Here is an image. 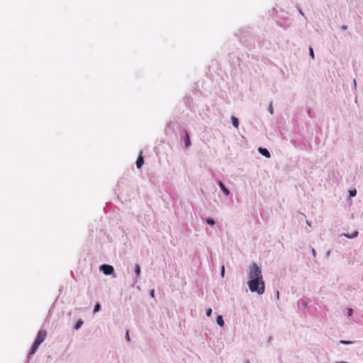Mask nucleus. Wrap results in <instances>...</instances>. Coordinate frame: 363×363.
Listing matches in <instances>:
<instances>
[{"instance_id": "nucleus-1", "label": "nucleus", "mask_w": 363, "mask_h": 363, "mask_svg": "<svg viewBox=\"0 0 363 363\" xmlns=\"http://www.w3.org/2000/svg\"><path fill=\"white\" fill-rule=\"evenodd\" d=\"M247 285L252 292H255L259 295L264 293L265 284L263 278L247 281Z\"/></svg>"}, {"instance_id": "nucleus-2", "label": "nucleus", "mask_w": 363, "mask_h": 363, "mask_svg": "<svg viewBox=\"0 0 363 363\" xmlns=\"http://www.w3.org/2000/svg\"><path fill=\"white\" fill-rule=\"evenodd\" d=\"M262 270L255 263L251 264L248 270V280L262 279Z\"/></svg>"}, {"instance_id": "nucleus-3", "label": "nucleus", "mask_w": 363, "mask_h": 363, "mask_svg": "<svg viewBox=\"0 0 363 363\" xmlns=\"http://www.w3.org/2000/svg\"><path fill=\"white\" fill-rule=\"evenodd\" d=\"M47 336V333L45 330H40L38 333L37 337L32 346L31 350L30 352V355L33 354L36 350H38L40 345L45 340Z\"/></svg>"}, {"instance_id": "nucleus-4", "label": "nucleus", "mask_w": 363, "mask_h": 363, "mask_svg": "<svg viewBox=\"0 0 363 363\" xmlns=\"http://www.w3.org/2000/svg\"><path fill=\"white\" fill-rule=\"evenodd\" d=\"M100 270L103 272L104 274L109 275L113 272L114 269L111 265L103 264L100 267Z\"/></svg>"}, {"instance_id": "nucleus-5", "label": "nucleus", "mask_w": 363, "mask_h": 363, "mask_svg": "<svg viewBox=\"0 0 363 363\" xmlns=\"http://www.w3.org/2000/svg\"><path fill=\"white\" fill-rule=\"evenodd\" d=\"M259 152L262 154L263 156L269 158L270 153L266 148L259 147L258 150Z\"/></svg>"}, {"instance_id": "nucleus-6", "label": "nucleus", "mask_w": 363, "mask_h": 363, "mask_svg": "<svg viewBox=\"0 0 363 363\" xmlns=\"http://www.w3.org/2000/svg\"><path fill=\"white\" fill-rule=\"evenodd\" d=\"M143 164H144V160H143L142 155L140 154L136 161V166L138 169H140L142 167V166L143 165Z\"/></svg>"}, {"instance_id": "nucleus-7", "label": "nucleus", "mask_w": 363, "mask_h": 363, "mask_svg": "<svg viewBox=\"0 0 363 363\" xmlns=\"http://www.w3.org/2000/svg\"><path fill=\"white\" fill-rule=\"evenodd\" d=\"M184 136H185V146L186 147H189L191 145V140L189 135L186 131L184 132Z\"/></svg>"}, {"instance_id": "nucleus-8", "label": "nucleus", "mask_w": 363, "mask_h": 363, "mask_svg": "<svg viewBox=\"0 0 363 363\" xmlns=\"http://www.w3.org/2000/svg\"><path fill=\"white\" fill-rule=\"evenodd\" d=\"M219 186L222 190V191L226 195L228 196L230 194L229 190L224 186L222 182H219Z\"/></svg>"}, {"instance_id": "nucleus-9", "label": "nucleus", "mask_w": 363, "mask_h": 363, "mask_svg": "<svg viewBox=\"0 0 363 363\" xmlns=\"http://www.w3.org/2000/svg\"><path fill=\"white\" fill-rule=\"evenodd\" d=\"M231 121H232V123H233V126L235 127L236 128H238L239 126V121H238V118H236L235 116H232Z\"/></svg>"}, {"instance_id": "nucleus-10", "label": "nucleus", "mask_w": 363, "mask_h": 363, "mask_svg": "<svg viewBox=\"0 0 363 363\" xmlns=\"http://www.w3.org/2000/svg\"><path fill=\"white\" fill-rule=\"evenodd\" d=\"M216 322L221 327H223L224 325V320H223V317L221 315H218L217 317Z\"/></svg>"}, {"instance_id": "nucleus-11", "label": "nucleus", "mask_w": 363, "mask_h": 363, "mask_svg": "<svg viewBox=\"0 0 363 363\" xmlns=\"http://www.w3.org/2000/svg\"><path fill=\"white\" fill-rule=\"evenodd\" d=\"M358 235V232L357 231H355L351 235H349V234H345V236L348 238H354L355 237H357Z\"/></svg>"}, {"instance_id": "nucleus-12", "label": "nucleus", "mask_w": 363, "mask_h": 363, "mask_svg": "<svg viewBox=\"0 0 363 363\" xmlns=\"http://www.w3.org/2000/svg\"><path fill=\"white\" fill-rule=\"evenodd\" d=\"M100 309H101L100 303H96V305L94 306V313H96V312L99 311Z\"/></svg>"}, {"instance_id": "nucleus-13", "label": "nucleus", "mask_w": 363, "mask_h": 363, "mask_svg": "<svg viewBox=\"0 0 363 363\" xmlns=\"http://www.w3.org/2000/svg\"><path fill=\"white\" fill-rule=\"evenodd\" d=\"M82 324H83V321H82V320H79V321L76 323V325H75V329H76V330L79 329Z\"/></svg>"}, {"instance_id": "nucleus-14", "label": "nucleus", "mask_w": 363, "mask_h": 363, "mask_svg": "<svg viewBox=\"0 0 363 363\" xmlns=\"http://www.w3.org/2000/svg\"><path fill=\"white\" fill-rule=\"evenodd\" d=\"M135 272L138 276L140 274V268L139 265H136L135 268Z\"/></svg>"}, {"instance_id": "nucleus-15", "label": "nucleus", "mask_w": 363, "mask_h": 363, "mask_svg": "<svg viewBox=\"0 0 363 363\" xmlns=\"http://www.w3.org/2000/svg\"><path fill=\"white\" fill-rule=\"evenodd\" d=\"M357 191L355 189H352L350 191V196L353 197L356 195Z\"/></svg>"}, {"instance_id": "nucleus-16", "label": "nucleus", "mask_w": 363, "mask_h": 363, "mask_svg": "<svg viewBox=\"0 0 363 363\" xmlns=\"http://www.w3.org/2000/svg\"><path fill=\"white\" fill-rule=\"evenodd\" d=\"M206 222H207V223H208V224H209V225H214V224H215L214 220H213V219H211V218H208V219L206 220Z\"/></svg>"}, {"instance_id": "nucleus-17", "label": "nucleus", "mask_w": 363, "mask_h": 363, "mask_svg": "<svg viewBox=\"0 0 363 363\" xmlns=\"http://www.w3.org/2000/svg\"><path fill=\"white\" fill-rule=\"evenodd\" d=\"M220 273H221V276H222V277H224V274H225V267H224V265H223V266H222V267H221V272H220Z\"/></svg>"}, {"instance_id": "nucleus-18", "label": "nucleus", "mask_w": 363, "mask_h": 363, "mask_svg": "<svg viewBox=\"0 0 363 363\" xmlns=\"http://www.w3.org/2000/svg\"><path fill=\"white\" fill-rule=\"evenodd\" d=\"M211 313H212V309L211 308H208L206 311V315L208 316H211Z\"/></svg>"}, {"instance_id": "nucleus-19", "label": "nucleus", "mask_w": 363, "mask_h": 363, "mask_svg": "<svg viewBox=\"0 0 363 363\" xmlns=\"http://www.w3.org/2000/svg\"><path fill=\"white\" fill-rule=\"evenodd\" d=\"M340 343L342 344H345V345H349V344H351L352 342H350V341H345V340H340Z\"/></svg>"}, {"instance_id": "nucleus-20", "label": "nucleus", "mask_w": 363, "mask_h": 363, "mask_svg": "<svg viewBox=\"0 0 363 363\" xmlns=\"http://www.w3.org/2000/svg\"><path fill=\"white\" fill-rule=\"evenodd\" d=\"M310 55L312 57V58L313 59L314 58V52H313V50L312 48H310Z\"/></svg>"}, {"instance_id": "nucleus-21", "label": "nucleus", "mask_w": 363, "mask_h": 363, "mask_svg": "<svg viewBox=\"0 0 363 363\" xmlns=\"http://www.w3.org/2000/svg\"><path fill=\"white\" fill-rule=\"evenodd\" d=\"M126 339H127L128 341H130V336H129V331L128 330L126 331Z\"/></svg>"}, {"instance_id": "nucleus-22", "label": "nucleus", "mask_w": 363, "mask_h": 363, "mask_svg": "<svg viewBox=\"0 0 363 363\" xmlns=\"http://www.w3.org/2000/svg\"><path fill=\"white\" fill-rule=\"evenodd\" d=\"M353 311L352 308L348 309V315L351 316L352 315Z\"/></svg>"}, {"instance_id": "nucleus-23", "label": "nucleus", "mask_w": 363, "mask_h": 363, "mask_svg": "<svg viewBox=\"0 0 363 363\" xmlns=\"http://www.w3.org/2000/svg\"><path fill=\"white\" fill-rule=\"evenodd\" d=\"M151 296L152 297L155 296V291L154 290H152V291H151Z\"/></svg>"}, {"instance_id": "nucleus-24", "label": "nucleus", "mask_w": 363, "mask_h": 363, "mask_svg": "<svg viewBox=\"0 0 363 363\" xmlns=\"http://www.w3.org/2000/svg\"><path fill=\"white\" fill-rule=\"evenodd\" d=\"M269 111H270V113L272 114L273 113V108H272V106L270 107Z\"/></svg>"}, {"instance_id": "nucleus-25", "label": "nucleus", "mask_w": 363, "mask_h": 363, "mask_svg": "<svg viewBox=\"0 0 363 363\" xmlns=\"http://www.w3.org/2000/svg\"><path fill=\"white\" fill-rule=\"evenodd\" d=\"M342 29H343V30H346V29H347V26H342Z\"/></svg>"}, {"instance_id": "nucleus-26", "label": "nucleus", "mask_w": 363, "mask_h": 363, "mask_svg": "<svg viewBox=\"0 0 363 363\" xmlns=\"http://www.w3.org/2000/svg\"><path fill=\"white\" fill-rule=\"evenodd\" d=\"M246 363H250V362L248 361H247Z\"/></svg>"}]
</instances>
